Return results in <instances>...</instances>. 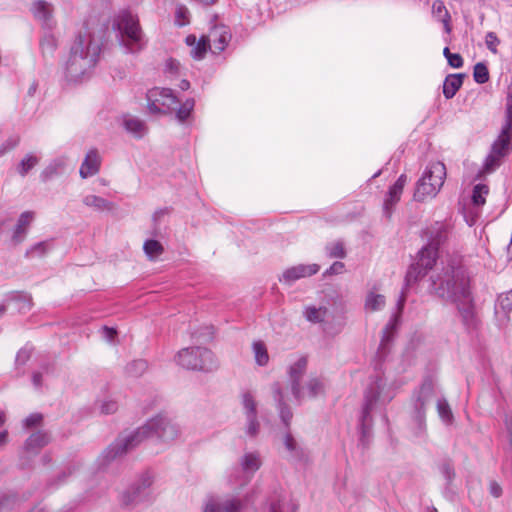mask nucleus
<instances>
[{"label": "nucleus", "mask_w": 512, "mask_h": 512, "mask_svg": "<svg viewBox=\"0 0 512 512\" xmlns=\"http://www.w3.org/2000/svg\"><path fill=\"white\" fill-rule=\"evenodd\" d=\"M441 272L431 276V291L444 301L456 305L464 324H475V310L470 277L459 255H447L441 260Z\"/></svg>", "instance_id": "1"}, {"label": "nucleus", "mask_w": 512, "mask_h": 512, "mask_svg": "<svg viewBox=\"0 0 512 512\" xmlns=\"http://www.w3.org/2000/svg\"><path fill=\"white\" fill-rule=\"evenodd\" d=\"M181 429L178 423L166 414H158L149 419L135 431L119 436L107 449H105L99 460L101 465H106L131 449L138 446L148 438H156L163 443H172L180 437Z\"/></svg>", "instance_id": "2"}, {"label": "nucleus", "mask_w": 512, "mask_h": 512, "mask_svg": "<svg viewBox=\"0 0 512 512\" xmlns=\"http://www.w3.org/2000/svg\"><path fill=\"white\" fill-rule=\"evenodd\" d=\"M101 53V43L89 31L80 32L73 42L65 63V76L71 82H80L89 76Z\"/></svg>", "instance_id": "3"}, {"label": "nucleus", "mask_w": 512, "mask_h": 512, "mask_svg": "<svg viewBox=\"0 0 512 512\" xmlns=\"http://www.w3.org/2000/svg\"><path fill=\"white\" fill-rule=\"evenodd\" d=\"M394 397L395 393L386 388V384L382 378H377L367 389L360 417V441L363 445L368 443L371 436V411L374 409L377 403L387 404Z\"/></svg>", "instance_id": "4"}, {"label": "nucleus", "mask_w": 512, "mask_h": 512, "mask_svg": "<svg viewBox=\"0 0 512 512\" xmlns=\"http://www.w3.org/2000/svg\"><path fill=\"white\" fill-rule=\"evenodd\" d=\"M176 363L184 369L212 373L218 370L220 363L213 351L202 346L181 349L175 356Z\"/></svg>", "instance_id": "5"}, {"label": "nucleus", "mask_w": 512, "mask_h": 512, "mask_svg": "<svg viewBox=\"0 0 512 512\" xmlns=\"http://www.w3.org/2000/svg\"><path fill=\"white\" fill-rule=\"evenodd\" d=\"M446 178V167L442 162L430 163L423 172L422 177L418 180L414 199L423 201L430 197H435L442 188Z\"/></svg>", "instance_id": "6"}, {"label": "nucleus", "mask_w": 512, "mask_h": 512, "mask_svg": "<svg viewBox=\"0 0 512 512\" xmlns=\"http://www.w3.org/2000/svg\"><path fill=\"white\" fill-rule=\"evenodd\" d=\"M261 465L262 460L258 452H245L239 459V468L233 469L229 475V483L239 487L247 485Z\"/></svg>", "instance_id": "7"}, {"label": "nucleus", "mask_w": 512, "mask_h": 512, "mask_svg": "<svg viewBox=\"0 0 512 512\" xmlns=\"http://www.w3.org/2000/svg\"><path fill=\"white\" fill-rule=\"evenodd\" d=\"M436 397L435 384L431 379L423 381L418 390L413 394V419L420 430L425 427V415L427 407Z\"/></svg>", "instance_id": "8"}, {"label": "nucleus", "mask_w": 512, "mask_h": 512, "mask_svg": "<svg viewBox=\"0 0 512 512\" xmlns=\"http://www.w3.org/2000/svg\"><path fill=\"white\" fill-rule=\"evenodd\" d=\"M153 483V473L150 471L143 472L139 475L134 484L122 493L121 503L125 507H129L136 503L149 500L150 496L153 495Z\"/></svg>", "instance_id": "9"}, {"label": "nucleus", "mask_w": 512, "mask_h": 512, "mask_svg": "<svg viewBox=\"0 0 512 512\" xmlns=\"http://www.w3.org/2000/svg\"><path fill=\"white\" fill-rule=\"evenodd\" d=\"M148 110L152 114H166L174 109L178 100L169 88L155 87L147 92Z\"/></svg>", "instance_id": "10"}, {"label": "nucleus", "mask_w": 512, "mask_h": 512, "mask_svg": "<svg viewBox=\"0 0 512 512\" xmlns=\"http://www.w3.org/2000/svg\"><path fill=\"white\" fill-rule=\"evenodd\" d=\"M437 258L438 250L428 244L423 247L419 252L417 262L412 264L407 271L405 278L407 285L416 282L419 278L423 277L428 270L432 269Z\"/></svg>", "instance_id": "11"}, {"label": "nucleus", "mask_w": 512, "mask_h": 512, "mask_svg": "<svg viewBox=\"0 0 512 512\" xmlns=\"http://www.w3.org/2000/svg\"><path fill=\"white\" fill-rule=\"evenodd\" d=\"M118 32L119 45L125 49L126 53H139L146 46L140 24Z\"/></svg>", "instance_id": "12"}, {"label": "nucleus", "mask_w": 512, "mask_h": 512, "mask_svg": "<svg viewBox=\"0 0 512 512\" xmlns=\"http://www.w3.org/2000/svg\"><path fill=\"white\" fill-rule=\"evenodd\" d=\"M242 406L246 417V434L249 437H256L260 430V422L257 415V403L250 392L243 393Z\"/></svg>", "instance_id": "13"}, {"label": "nucleus", "mask_w": 512, "mask_h": 512, "mask_svg": "<svg viewBox=\"0 0 512 512\" xmlns=\"http://www.w3.org/2000/svg\"><path fill=\"white\" fill-rule=\"evenodd\" d=\"M307 369V358L304 356L299 357L294 363L289 366L288 375L291 385V392L293 397L298 403L302 402V397L305 391L302 389L301 379Z\"/></svg>", "instance_id": "14"}, {"label": "nucleus", "mask_w": 512, "mask_h": 512, "mask_svg": "<svg viewBox=\"0 0 512 512\" xmlns=\"http://www.w3.org/2000/svg\"><path fill=\"white\" fill-rule=\"evenodd\" d=\"M209 49L214 54H220L225 50L231 40V33L225 25H214L209 33L204 36Z\"/></svg>", "instance_id": "15"}, {"label": "nucleus", "mask_w": 512, "mask_h": 512, "mask_svg": "<svg viewBox=\"0 0 512 512\" xmlns=\"http://www.w3.org/2000/svg\"><path fill=\"white\" fill-rule=\"evenodd\" d=\"M424 237L428 245L439 250L450 237V226L445 222H435L426 228Z\"/></svg>", "instance_id": "16"}, {"label": "nucleus", "mask_w": 512, "mask_h": 512, "mask_svg": "<svg viewBox=\"0 0 512 512\" xmlns=\"http://www.w3.org/2000/svg\"><path fill=\"white\" fill-rule=\"evenodd\" d=\"M407 182V176L402 174L396 182L389 188L383 203V214L385 217L392 216L395 205L399 202L404 186Z\"/></svg>", "instance_id": "17"}, {"label": "nucleus", "mask_w": 512, "mask_h": 512, "mask_svg": "<svg viewBox=\"0 0 512 512\" xmlns=\"http://www.w3.org/2000/svg\"><path fill=\"white\" fill-rule=\"evenodd\" d=\"M242 503L235 497L226 499L210 498L204 505L203 512H240Z\"/></svg>", "instance_id": "18"}, {"label": "nucleus", "mask_w": 512, "mask_h": 512, "mask_svg": "<svg viewBox=\"0 0 512 512\" xmlns=\"http://www.w3.org/2000/svg\"><path fill=\"white\" fill-rule=\"evenodd\" d=\"M319 270L320 266L318 264H299L286 269L283 272L280 281L292 284L301 278L315 275Z\"/></svg>", "instance_id": "19"}, {"label": "nucleus", "mask_w": 512, "mask_h": 512, "mask_svg": "<svg viewBox=\"0 0 512 512\" xmlns=\"http://www.w3.org/2000/svg\"><path fill=\"white\" fill-rule=\"evenodd\" d=\"M101 163L102 158L99 151L95 148L88 150L79 169L80 177L87 179L96 175L100 171Z\"/></svg>", "instance_id": "20"}, {"label": "nucleus", "mask_w": 512, "mask_h": 512, "mask_svg": "<svg viewBox=\"0 0 512 512\" xmlns=\"http://www.w3.org/2000/svg\"><path fill=\"white\" fill-rule=\"evenodd\" d=\"M512 312V289L499 295L495 306V316L499 326L504 327L510 321Z\"/></svg>", "instance_id": "21"}, {"label": "nucleus", "mask_w": 512, "mask_h": 512, "mask_svg": "<svg viewBox=\"0 0 512 512\" xmlns=\"http://www.w3.org/2000/svg\"><path fill=\"white\" fill-rule=\"evenodd\" d=\"M31 13L36 20L42 23L44 27H53V6L51 3L45 0H37L32 3Z\"/></svg>", "instance_id": "22"}, {"label": "nucleus", "mask_w": 512, "mask_h": 512, "mask_svg": "<svg viewBox=\"0 0 512 512\" xmlns=\"http://www.w3.org/2000/svg\"><path fill=\"white\" fill-rule=\"evenodd\" d=\"M34 219L35 213L33 211H24L20 214L12 232L11 239L14 244H19L24 241Z\"/></svg>", "instance_id": "23"}, {"label": "nucleus", "mask_w": 512, "mask_h": 512, "mask_svg": "<svg viewBox=\"0 0 512 512\" xmlns=\"http://www.w3.org/2000/svg\"><path fill=\"white\" fill-rule=\"evenodd\" d=\"M273 399L276 402L277 409L279 412V416L281 418V421L284 423L286 427H289L290 422L293 417V413L289 406L286 405L284 401V393L282 391V388L278 382L274 383L271 386Z\"/></svg>", "instance_id": "24"}, {"label": "nucleus", "mask_w": 512, "mask_h": 512, "mask_svg": "<svg viewBox=\"0 0 512 512\" xmlns=\"http://www.w3.org/2000/svg\"><path fill=\"white\" fill-rule=\"evenodd\" d=\"M122 124L128 133L138 139L144 137L148 132L146 123L140 118L131 114L123 115Z\"/></svg>", "instance_id": "25"}, {"label": "nucleus", "mask_w": 512, "mask_h": 512, "mask_svg": "<svg viewBox=\"0 0 512 512\" xmlns=\"http://www.w3.org/2000/svg\"><path fill=\"white\" fill-rule=\"evenodd\" d=\"M283 445L288 453V458L293 461L303 462L306 460V453L303 448L298 444L297 440L292 436L289 431H286L283 436Z\"/></svg>", "instance_id": "26"}, {"label": "nucleus", "mask_w": 512, "mask_h": 512, "mask_svg": "<svg viewBox=\"0 0 512 512\" xmlns=\"http://www.w3.org/2000/svg\"><path fill=\"white\" fill-rule=\"evenodd\" d=\"M49 441L50 437L47 433L38 431L26 440L24 452L28 455L37 454L42 447L49 443Z\"/></svg>", "instance_id": "27"}, {"label": "nucleus", "mask_w": 512, "mask_h": 512, "mask_svg": "<svg viewBox=\"0 0 512 512\" xmlns=\"http://www.w3.org/2000/svg\"><path fill=\"white\" fill-rule=\"evenodd\" d=\"M432 15L435 19L443 23L445 32L450 34L452 31L450 24L451 15L442 0H435L432 3Z\"/></svg>", "instance_id": "28"}, {"label": "nucleus", "mask_w": 512, "mask_h": 512, "mask_svg": "<svg viewBox=\"0 0 512 512\" xmlns=\"http://www.w3.org/2000/svg\"><path fill=\"white\" fill-rule=\"evenodd\" d=\"M6 302H15L19 313L25 314L33 307L32 296L25 292H11L6 297Z\"/></svg>", "instance_id": "29"}, {"label": "nucleus", "mask_w": 512, "mask_h": 512, "mask_svg": "<svg viewBox=\"0 0 512 512\" xmlns=\"http://www.w3.org/2000/svg\"><path fill=\"white\" fill-rule=\"evenodd\" d=\"M464 74H450L443 83V95L446 99H451L463 84Z\"/></svg>", "instance_id": "30"}, {"label": "nucleus", "mask_w": 512, "mask_h": 512, "mask_svg": "<svg viewBox=\"0 0 512 512\" xmlns=\"http://www.w3.org/2000/svg\"><path fill=\"white\" fill-rule=\"evenodd\" d=\"M135 25H139V19L137 15L133 14L129 10L120 11L113 22V28L117 31H121Z\"/></svg>", "instance_id": "31"}, {"label": "nucleus", "mask_w": 512, "mask_h": 512, "mask_svg": "<svg viewBox=\"0 0 512 512\" xmlns=\"http://www.w3.org/2000/svg\"><path fill=\"white\" fill-rule=\"evenodd\" d=\"M385 304V296L377 293V291L373 289L370 290L366 295L364 309L367 312L380 311L385 307Z\"/></svg>", "instance_id": "32"}, {"label": "nucleus", "mask_w": 512, "mask_h": 512, "mask_svg": "<svg viewBox=\"0 0 512 512\" xmlns=\"http://www.w3.org/2000/svg\"><path fill=\"white\" fill-rule=\"evenodd\" d=\"M83 204L98 212L110 211L113 209V203L94 194H89L83 197Z\"/></svg>", "instance_id": "33"}, {"label": "nucleus", "mask_w": 512, "mask_h": 512, "mask_svg": "<svg viewBox=\"0 0 512 512\" xmlns=\"http://www.w3.org/2000/svg\"><path fill=\"white\" fill-rule=\"evenodd\" d=\"M302 389L305 391L304 396L302 397V401L307 398H315L324 393V383L319 377H310L306 384L302 386Z\"/></svg>", "instance_id": "34"}, {"label": "nucleus", "mask_w": 512, "mask_h": 512, "mask_svg": "<svg viewBox=\"0 0 512 512\" xmlns=\"http://www.w3.org/2000/svg\"><path fill=\"white\" fill-rule=\"evenodd\" d=\"M66 166V161L64 158H56L52 160L41 172L42 181L46 182L55 176L59 175L63 172Z\"/></svg>", "instance_id": "35"}, {"label": "nucleus", "mask_w": 512, "mask_h": 512, "mask_svg": "<svg viewBox=\"0 0 512 512\" xmlns=\"http://www.w3.org/2000/svg\"><path fill=\"white\" fill-rule=\"evenodd\" d=\"M397 318L398 316L394 315V317L387 323L382 331V338L378 349V354L380 356L385 353L390 341L392 340L394 331L396 329Z\"/></svg>", "instance_id": "36"}, {"label": "nucleus", "mask_w": 512, "mask_h": 512, "mask_svg": "<svg viewBox=\"0 0 512 512\" xmlns=\"http://www.w3.org/2000/svg\"><path fill=\"white\" fill-rule=\"evenodd\" d=\"M304 317L311 323H321L325 320L328 315V309L324 306H307L304 309Z\"/></svg>", "instance_id": "37"}, {"label": "nucleus", "mask_w": 512, "mask_h": 512, "mask_svg": "<svg viewBox=\"0 0 512 512\" xmlns=\"http://www.w3.org/2000/svg\"><path fill=\"white\" fill-rule=\"evenodd\" d=\"M40 162V158L32 153L26 154L17 166V172L22 177L26 176Z\"/></svg>", "instance_id": "38"}, {"label": "nucleus", "mask_w": 512, "mask_h": 512, "mask_svg": "<svg viewBox=\"0 0 512 512\" xmlns=\"http://www.w3.org/2000/svg\"><path fill=\"white\" fill-rule=\"evenodd\" d=\"M39 45L42 57L47 59L55 52L57 48V39L53 34L47 33L41 38Z\"/></svg>", "instance_id": "39"}, {"label": "nucleus", "mask_w": 512, "mask_h": 512, "mask_svg": "<svg viewBox=\"0 0 512 512\" xmlns=\"http://www.w3.org/2000/svg\"><path fill=\"white\" fill-rule=\"evenodd\" d=\"M437 412L445 424H451L454 420L452 410L445 398H438L436 402Z\"/></svg>", "instance_id": "40"}, {"label": "nucleus", "mask_w": 512, "mask_h": 512, "mask_svg": "<svg viewBox=\"0 0 512 512\" xmlns=\"http://www.w3.org/2000/svg\"><path fill=\"white\" fill-rule=\"evenodd\" d=\"M143 250L150 260H154L163 253L164 248L159 241L149 239L145 241Z\"/></svg>", "instance_id": "41"}, {"label": "nucleus", "mask_w": 512, "mask_h": 512, "mask_svg": "<svg viewBox=\"0 0 512 512\" xmlns=\"http://www.w3.org/2000/svg\"><path fill=\"white\" fill-rule=\"evenodd\" d=\"M253 352L255 356V361L259 366L267 365L269 361V355L267 352V348L265 344L261 341H256L253 343Z\"/></svg>", "instance_id": "42"}, {"label": "nucleus", "mask_w": 512, "mask_h": 512, "mask_svg": "<svg viewBox=\"0 0 512 512\" xmlns=\"http://www.w3.org/2000/svg\"><path fill=\"white\" fill-rule=\"evenodd\" d=\"M195 106L193 98L186 99L176 111V118L179 122H185L191 115Z\"/></svg>", "instance_id": "43"}, {"label": "nucleus", "mask_w": 512, "mask_h": 512, "mask_svg": "<svg viewBox=\"0 0 512 512\" xmlns=\"http://www.w3.org/2000/svg\"><path fill=\"white\" fill-rule=\"evenodd\" d=\"M511 149L512 140L498 136V138L493 143L491 150L494 151L496 154L505 157Z\"/></svg>", "instance_id": "44"}, {"label": "nucleus", "mask_w": 512, "mask_h": 512, "mask_svg": "<svg viewBox=\"0 0 512 512\" xmlns=\"http://www.w3.org/2000/svg\"><path fill=\"white\" fill-rule=\"evenodd\" d=\"M489 193V188L485 184H477L473 188L472 202L475 206H483L486 202V195Z\"/></svg>", "instance_id": "45"}, {"label": "nucleus", "mask_w": 512, "mask_h": 512, "mask_svg": "<svg viewBox=\"0 0 512 512\" xmlns=\"http://www.w3.org/2000/svg\"><path fill=\"white\" fill-rule=\"evenodd\" d=\"M296 505L288 498L283 497L271 504L270 512H295Z\"/></svg>", "instance_id": "46"}, {"label": "nucleus", "mask_w": 512, "mask_h": 512, "mask_svg": "<svg viewBox=\"0 0 512 512\" xmlns=\"http://www.w3.org/2000/svg\"><path fill=\"white\" fill-rule=\"evenodd\" d=\"M190 23V12L185 5L177 4L175 8V24L179 27Z\"/></svg>", "instance_id": "47"}, {"label": "nucleus", "mask_w": 512, "mask_h": 512, "mask_svg": "<svg viewBox=\"0 0 512 512\" xmlns=\"http://www.w3.org/2000/svg\"><path fill=\"white\" fill-rule=\"evenodd\" d=\"M473 78L478 84H484L489 80V71L484 63H477L473 69Z\"/></svg>", "instance_id": "48"}, {"label": "nucleus", "mask_w": 512, "mask_h": 512, "mask_svg": "<svg viewBox=\"0 0 512 512\" xmlns=\"http://www.w3.org/2000/svg\"><path fill=\"white\" fill-rule=\"evenodd\" d=\"M502 156L496 154L491 150V153L487 156L484 163V171L486 173L493 172L496 168H498L501 164Z\"/></svg>", "instance_id": "49"}, {"label": "nucleus", "mask_w": 512, "mask_h": 512, "mask_svg": "<svg viewBox=\"0 0 512 512\" xmlns=\"http://www.w3.org/2000/svg\"><path fill=\"white\" fill-rule=\"evenodd\" d=\"M326 251L331 258H344L346 256L344 245L340 241L329 244Z\"/></svg>", "instance_id": "50"}, {"label": "nucleus", "mask_w": 512, "mask_h": 512, "mask_svg": "<svg viewBox=\"0 0 512 512\" xmlns=\"http://www.w3.org/2000/svg\"><path fill=\"white\" fill-rule=\"evenodd\" d=\"M207 49H209V45L207 44V41L205 40V37L202 36L198 42L196 43V45L194 47H192L191 49V55L194 59H202L206 52H207Z\"/></svg>", "instance_id": "51"}, {"label": "nucleus", "mask_w": 512, "mask_h": 512, "mask_svg": "<svg viewBox=\"0 0 512 512\" xmlns=\"http://www.w3.org/2000/svg\"><path fill=\"white\" fill-rule=\"evenodd\" d=\"M20 143V137L18 135H12L8 137L0 145V158L3 157L9 151L15 149Z\"/></svg>", "instance_id": "52"}, {"label": "nucleus", "mask_w": 512, "mask_h": 512, "mask_svg": "<svg viewBox=\"0 0 512 512\" xmlns=\"http://www.w3.org/2000/svg\"><path fill=\"white\" fill-rule=\"evenodd\" d=\"M148 365L145 360L139 359L131 362L127 366V371L132 376H140L146 369Z\"/></svg>", "instance_id": "53"}, {"label": "nucleus", "mask_w": 512, "mask_h": 512, "mask_svg": "<svg viewBox=\"0 0 512 512\" xmlns=\"http://www.w3.org/2000/svg\"><path fill=\"white\" fill-rule=\"evenodd\" d=\"M31 355H32L31 347L25 346V347L21 348L16 354V358H15L16 368L24 366L30 359Z\"/></svg>", "instance_id": "54"}, {"label": "nucleus", "mask_w": 512, "mask_h": 512, "mask_svg": "<svg viewBox=\"0 0 512 512\" xmlns=\"http://www.w3.org/2000/svg\"><path fill=\"white\" fill-rule=\"evenodd\" d=\"M99 409L101 414H112L117 411L118 404L112 399H104L99 401Z\"/></svg>", "instance_id": "55"}, {"label": "nucleus", "mask_w": 512, "mask_h": 512, "mask_svg": "<svg viewBox=\"0 0 512 512\" xmlns=\"http://www.w3.org/2000/svg\"><path fill=\"white\" fill-rule=\"evenodd\" d=\"M485 44L490 52L496 54L498 52L497 47L500 44V40L496 33L488 32L485 36Z\"/></svg>", "instance_id": "56"}, {"label": "nucleus", "mask_w": 512, "mask_h": 512, "mask_svg": "<svg viewBox=\"0 0 512 512\" xmlns=\"http://www.w3.org/2000/svg\"><path fill=\"white\" fill-rule=\"evenodd\" d=\"M181 64L175 59H168L165 64V72L172 78L180 74Z\"/></svg>", "instance_id": "57"}, {"label": "nucleus", "mask_w": 512, "mask_h": 512, "mask_svg": "<svg viewBox=\"0 0 512 512\" xmlns=\"http://www.w3.org/2000/svg\"><path fill=\"white\" fill-rule=\"evenodd\" d=\"M440 469H441V473H442L443 477L447 481V484L448 485L451 484V482L455 478V471H454V468L452 467V465L450 463H444V464H442Z\"/></svg>", "instance_id": "58"}, {"label": "nucleus", "mask_w": 512, "mask_h": 512, "mask_svg": "<svg viewBox=\"0 0 512 512\" xmlns=\"http://www.w3.org/2000/svg\"><path fill=\"white\" fill-rule=\"evenodd\" d=\"M504 424L505 432L509 441V446L512 450V414H506Z\"/></svg>", "instance_id": "59"}, {"label": "nucleus", "mask_w": 512, "mask_h": 512, "mask_svg": "<svg viewBox=\"0 0 512 512\" xmlns=\"http://www.w3.org/2000/svg\"><path fill=\"white\" fill-rule=\"evenodd\" d=\"M41 420H42L41 414H38V413L31 414L24 420V426L26 428L34 427V426L38 425L41 422Z\"/></svg>", "instance_id": "60"}, {"label": "nucleus", "mask_w": 512, "mask_h": 512, "mask_svg": "<svg viewBox=\"0 0 512 512\" xmlns=\"http://www.w3.org/2000/svg\"><path fill=\"white\" fill-rule=\"evenodd\" d=\"M448 64L453 68H461L463 66V59L460 54L453 53L447 59Z\"/></svg>", "instance_id": "61"}, {"label": "nucleus", "mask_w": 512, "mask_h": 512, "mask_svg": "<svg viewBox=\"0 0 512 512\" xmlns=\"http://www.w3.org/2000/svg\"><path fill=\"white\" fill-rule=\"evenodd\" d=\"M499 136L512 140V120L505 119V123Z\"/></svg>", "instance_id": "62"}, {"label": "nucleus", "mask_w": 512, "mask_h": 512, "mask_svg": "<svg viewBox=\"0 0 512 512\" xmlns=\"http://www.w3.org/2000/svg\"><path fill=\"white\" fill-rule=\"evenodd\" d=\"M344 267V263L336 261L326 270L325 275L340 274L343 272Z\"/></svg>", "instance_id": "63"}, {"label": "nucleus", "mask_w": 512, "mask_h": 512, "mask_svg": "<svg viewBox=\"0 0 512 512\" xmlns=\"http://www.w3.org/2000/svg\"><path fill=\"white\" fill-rule=\"evenodd\" d=\"M489 491L490 494L495 498H499L502 495V487L496 481L490 482Z\"/></svg>", "instance_id": "64"}]
</instances>
